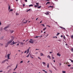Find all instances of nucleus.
<instances>
[{
  "mask_svg": "<svg viewBox=\"0 0 73 73\" xmlns=\"http://www.w3.org/2000/svg\"><path fill=\"white\" fill-rule=\"evenodd\" d=\"M45 14L46 15H49V12H47V13H46Z\"/></svg>",
  "mask_w": 73,
  "mask_h": 73,
  "instance_id": "f3484780",
  "label": "nucleus"
},
{
  "mask_svg": "<svg viewBox=\"0 0 73 73\" xmlns=\"http://www.w3.org/2000/svg\"><path fill=\"white\" fill-rule=\"evenodd\" d=\"M1 46H3V44L1 43Z\"/></svg>",
  "mask_w": 73,
  "mask_h": 73,
  "instance_id": "de8ad7c7",
  "label": "nucleus"
},
{
  "mask_svg": "<svg viewBox=\"0 0 73 73\" xmlns=\"http://www.w3.org/2000/svg\"><path fill=\"white\" fill-rule=\"evenodd\" d=\"M37 19H38V18H37L36 19V20H37Z\"/></svg>",
  "mask_w": 73,
  "mask_h": 73,
  "instance_id": "69168bd1",
  "label": "nucleus"
},
{
  "mask_svg": "<svg viewBox=\"0 0 73 73\" xmlns=\"http://www.w3.org/2000/svg\"><path fill=\"white\" fill-rule=\"evenodd\" d=\"M27 50H26V51H25L24 52L25 53H27Z\"/></svg>",
  "mask_w": 73,
  "mask_h": 73,
  "instance_id": "09e8293b",
  "label": "nucleus"
},
{
  "mask_svg": "<svg viewBox=\"0 0 73 73\" xmlns=\"http://www.w3.org/2000/svg\"><path fill=\"white\" fill-rule=\"evenodd\" d=\"M20 44H21V45H23V44H24V42H21Z\"/></svg>",
  "mask_w": 73,
  "mask_h": 73,
  "instance_id": "b1692460",
  "label": "nucleus"
},
{
  "mask_svg": "<svg viewBox=\"0 0 73 73\" xmlns=\"http://www.w3.org/2000/svg\"><path fill=\"white\" fill-rule=\"evenodd\" d=\"M36 5H38V4H39L38 3H36Z\"/></svg>",
  "mask_w": 73,
  "mask_h": 73,
  "instance_id": "4c0bfd02",
  "label": "nucleus"
},
{
  "mask_svg": "<svg viewBox=\"0 0 73 73\" xmlns=\"http://www.w3.org/2000/svg\"><path fill=\"white\" fill-rule=\"evenodd\" d=\"M13 11V9H11L10 10H9V12H12V11Z\"/></svg>",
  "mask_w": 73,
  "mask_h": 73,
  "instance_id": "dca6fc26",
  "label": "nucleus"
},
{
  "mask_svg": "<svg viewBox=\"0 0 73 73\" xmlns=\"http://www.w3.org/2000/svg\"><path fill=\"white\" fill-rule=\"evenodd\" d=\"M10 33H13V30H11L10 31Z\"/></svg>",
  "mask_w": 73,
  "mask_h": 73,
  "instance_id": "aec40b11",
  "label": "nucleus"
},
{
  "mask_svg": "<svg viewBox=\"0 0 73 73\" xmlns=\"http://www.w3.org/2000/svg\"><path fill=\"white\" fill-rule=\"evenodd\" d=\"M38 58H39V59H40V60H41V59L39 57H38Z\"/></svg>",
  "mask_w": 73,
  "mask_h": 73,
  "instance_id": "a19ab883",
  "label": "nucleus"
},
{
  "mask_svg": "<svg viewBox=\"0 0 73 73\" xmlns=\"http://www.w3.org/2000/svg\"><path fill=\"white\" fill-rule=\"evenodd\" d=\"M25 0V2H27V0Z\"/></svg>",
  "mask_w": 73,
  "mask_h": 73,
  "instance_id": "49530a36",
  "label": "nucleus"
},
{
  "mask_svg": "<svg viewBox=\"0 0 73 73\" xmlns=\"http://www.w3.org/2000/svg\"><path fill=\"white\" fill-rule=\"evenodd\" d=\"M42 25L43 27H45V25H44V24H42Z\"/></svg>",
  "mask_w": 73,
  "mask_h": 73,
  "instance_id": "79ce46f5",
  "label": "nucleus"
},
{
  "mask_svg": "<svg viewBox=\"0 0 73 73\" xmlns=\"http://www.w3.org/2000/svg\"><path fill=\"white\" fill-rule=\"evenodd\" d=\"M57 56H58L59 57H60L61 56V54L59 53H57Z\"/></svg>",
  "mask_w": 73,
  "mask_h": 73,
  "instance_id": "1a4fd4ad",
  "label": "nucleus"
},
{
  "mask_svg": "<svg viewBox=\"0 0 73 73\" xmlns=\"http://www.w3.org/2000/svg\"><path fill=\"white\" fill-rule=\"evenodd\" d=\"M30 57H31V58H33V57L31 56H30Z\"/></svg>",
  "mask_w": 73,
  "mask_h": 73,
  "instance_id": "5fc2aeb1",
  "label": "nucleus"
},
{
  "mask_svg": "<svg viewBox=\"0 0 73 73\" xmlns=\"http://www.w3.org/2000/svg\"><path fill=\"white\" fill-rule=\"evenodd\" d=\"M30 54H29L27 56H26L27 57H29V56Z\"/></svg>",
  "mask_w": 73,
  "mask_h": 73,
  "instance_id": "2f4dec72",
  "label": "nucleus"
},
{
  "mask_svg": "<svg viewBox=\"0 0 73 73\" xmlns=\"http://www.w3.org/2000/svg\"><path fill=\"white\" fill-rule=\"evenodd\" d=\"M23 61H22L20 63H23Z\"/></svg>",
  "mask_w": 73,
  "mask_h": 73,
  "instance_id": "c03bdc74",
  "label": "nucleus"
},
{
  "mask_svg": "<svg viewBox=\"0 0 73 73\" xmlns=\"http://www.w3.org/2000/svg\"><path fill=\"white\" fill-rule=\"evenodd\" d=\"M47 27H50V26H49V25H47Z\"/></svg>",
  "mask_w": 73,
  "mask_h": 73,
  "instance_id": "6e6d98bb",
  "label": "nucleus"
},
{
  "mask_svg": "<svg viewBox=\"0 0 73 73\" xmlns=\"http://www.w3.org/2000/svg\"><path fill=\"white\" fill-rule=\"evenodd\" d=\"M36 50H39V49H36Z\"/></svg>",
  "mask_w": 73,
  "mask_h": 73,
  "instance_id": "338daca9",
  "label": "nucleus"
},
{
  "mask_svg": "<svg viewBox=\"0 0 73 73\" xmlns=\"http://www.w3.org/2000/svg\"><path fill=\"white\" fill-rule=\"evenodd\" d=\"M12 41H13V40H10L8 42V44H11V43Z\"/></svg>",
  "mask_w": 73,
  "mask_h": 73,
  "instance_id": "20e7f679",
  "label": "nucleus"
},
{
  "mask_svg": "<svg viewBox=\"0 0 73 73\" xmlns=\"http://www.w3.org/2000/svg\"><path fill=\"white\" fill-rule=\"evenodd\" d=\"M70 60L71 62H73V60H72L71 59Z\"/></svg>",
  "mask_w": 73,
  "mask_h": 73,
  "instance_id": "ea45409f",
  "label": "nucleus"
},
{
  "mask_svg": "<svg viewBox=\"0 0 73 73\" xmlns=\"http://www.w3.org/2000/svg\"><path fill=\"white\" fill-rule=\"evenodd\" d=\"M2 72H3V71L2 70H1V71H0V73H1Z\"/></svg>",
  "mask_w": 73,
  "mask_h": 73,
  "instance_id": "a18cd8bd",
  "label": "nucleus"
},
{
  "mask_svg": "<svg viewBox=\"0 0 73 73\" xmlns=\"http://www.w3.org/2000/svg\"><path fill=\"white\" fill-rule=\"evenodd\" d=\"M53 61L54 62H56V61L55 60H54Z\"/></svg>",
  "mask_w": 73,
  "mask_h": 73,
  "instance_id": "052dcab7",
  "label": "nucleus"
},
{
  "mask_svg": "<svg viewBox=\"0 0 73 73\" xmlns=\"http://www.w3.org/2000/svg\"><path fill=\"white\" fill-rule=\"evenodd\" d=\"M52 60H53V59H54V57H53V55H52Z\"/></svg>",
  "mask_w": 73,
  "mask_h": 73,
  "instance_id": "4be33fe9",
  "label": "nucleus"
},
{
  "mask_svg": "<svg viewBox=\"0 0 73 73\" xmlns=\"http://www.w3.org/2000/svg\"><path fill=\"white\" fill-rule=\"evenodd\" d=\"M46 28L45 27L43 31H45V30H46Z\"/></svg>",
  "mask_w": 73,
  "mask_h": 73,
  "instance_id": "473e14b6",
  "label": "nucleus"
},
{
  "mask_svg": "<svg viewBox=\"0 0 73 73\" xmlns=\"http://www.w3.org/2000/svg\"><path fill=\"white\" fill-rule=\"evenodd\" d=\"M29 49H27V53H29Z\"/></svg>",
  "mask_w": 73,
  "mask_h": 73,
  "instance_id": "a211bd4d",
  "label": "nucleus"
},
{
  "mask_svg": "<svg viewBox=\"0 0 73 73\" xmlns=\"http://www.w3.org/2000/svg\"><path fill=\"white\" fill-rule=\"evenodd\" d=\"M60 66H61V63H60Z\"/></svg>",
  "mask_w": 73,
  "mask_h": 73,
  "instance_id": "0e129e2a",
  "label": "nucleus"
},
{
  "mask_svg": "<svg viewBox=\"0 0 73 73\" xmlns=\"http://www.w3.org/2000/svg\"><path fill=\"white\" fill-rule=\"evenodd\" d=\"M23 23L24 24H26V23H27V21H27V20H25V21H25V22L24 21V20H23Z\"/></svg>",
  "mask_w": 73,
  "mask_h": 73,
  "instance_id": "4468645a",
  "label": "nucleus"
},
{
  "mask_svg": "<svg viewBox=\"0 0 73 73\" xmlns=\"http://www.w3.org/2000/svg\"><path fill=\"white\" fill-rule=\"evenodd\" d=\"M38 36H36V37H35V38H38Z\"/></svg>",
  "mask_w": 73,
  "mask_h": 73,
  "instance_id": "3c124183",
  "label": "nucleus"
},
{
  "mask_svg": "<svg viewBox=\"0 0 73 73\" xmlns=\"http://www.w3.org/2000/svg\"><path fill=\"white\" fill-rule=\"evenodd\" d=\"M3 38H4V36H2V37H1V40H3Z\"/></svg>",
  "mask_w": 73,
  "mask_h": 73,
  "instance_id": "6ab92c4d",
  "label": "nucleus"
},
{
  "mask_svg": "<svg viewBox=\"0 0 73 73\" xmlns=\"http://www.w3.org/2000/svg\"><path fill=\"white\" fill-rule=\"evenodd\" d=\"M47 57L49 59H50V60H51V57L49 55H48L47 56Z\"/></svg>",
  "mask_w": 73,
  "mask_h": 73,
  "instance_id": "423d86ee",
  "label": "nucleus"
},
{
  "mask_svg": "<svg viewBox=\"0 0 73 73\" xmlns=\"http://www.w3.org/2000/svg\"><path fill=\"white\" fill-rule=\"evenodd\" d=\"M52 53V52H50V53Z\"/></svg>",
  "mask_w": 73,
  "mask_h": 73,
  "instance_id": "774afa93",
  "label": "nucleus"
},
{
  "mask_svg": "<svg viewBox=\"0 0 73 73\" xmlns=\"http://www.w3.org/2000/svg\"><path fill=\"white\" fill-rule=\"evenodd\" d=\"M2 29H3V28L1 27V29H0L1 31H2Z\"/></svg>",
  "mask_w": 73,
  "mask_h": 73,
  "instance_id": "c9c22d12",
  "label": "nucleus"
},
{
  "mask_svg": "<svg viewBox=\"0 0 73 73\" xmlns=\"http://www.w3.org/2000/svg\"><path fill=\"white\" fill-rule=\"evenodd\" d=\"M61 37H63V35H62L61 36Z\"/></svg>",
  "mask_w": 73,
  "mask_h": 73,
  "instance_id": "603ef678",
  "label": "nucleus"
},
{
  "mask_svg": "<svg viewBox=\"0 0 73 73\" xmlns=\"http://www.w3.org/2000/svg\"><path fill=\"white\" fill-rule=\"evenodd\" d=\"M1 25V22H0V25Z\"/></svg>",
  "mask_w": 73,
  "mask_h": 73,
  "instance_id": "bf43d9fd",
  "label": "nucleus"
},
{
  "mask_svg": "<svg viewBox=\"0 0 73 73\" xmlns=\"http://www.w3.org/2000/svg\"><path fill=\"white\" fill-rule=\"evenodd\" d=\"M60 34V33H58L57 34V36H58V35H59Z\"/></svg>",
  "mask_w": 73,
  "mask_h": 73,
  "instance_id": "58836bf2",
  "label": "nucleus"
},
{
  "mask_svg": "<svg viewBox=\"0 0 73 73\" xmlns=\"http://www.w3.org/2000/svg\"><path fill=\"white\" fill-rule=\"evenodd\" d=\"M40 55L41 56H44V54H42V53H40Z\"/></svg>",
  "mask_w": 73,
  "mask_h": 73,
  "instance_id": "ddd939ff",
  "label": "nucleus"
},
{
  "mask_svg": "<svg viewBox=\"0 0 73 73\" xmlns=\"http://www.w3.org/2000/svg\"><path fill=\"white\" fill-rule=\"evenodd\" d=\"M41 6H40L39 7H38L37 8H41Z\"/></svg>",
  "mask_w": 73,
  "mask_h": 73,
  "instance_id": "cd10ccee",
  "label": "nucleus"
},
{
  "mask_svg": "<svg viewBox=\"0 0 73 73\" xmlns=\"http://www.w3.org/2000/svg\"><path fill=\"white\" fill-rule=\"evenodd\" d=\"M16 45H19V43L17 44Z\"/></svg>",
  "mask_w": 73,
  "mask_h": 73,
  "instance_id": "4d7b16f0",
  "label": "nucleus"
},
{
  "mask_svg": "<svg viewBox=\"0 0 73 73\" xmlns=\"http://www.w3.org/2000/svg\"><path fill=\"white\" fill-rule=\"evenodd\" d=\"M62 73H66V72L65 71H62Z\"/></svg>",
  "mask_w": 73,
  "mask_h": 73,
  "instance_id": "7c9ffc66",
  "label": "nucleus"
},
{
  "mask_svg": "<svg viewBox=\"0 0 73 73\" xmlns=\"http://www.w3.org/2000/svg\"><path fill=\"white\" fill-rule=\"evenodd\" d=\"M56 37L55 36H54L52 37L53 38H55Z\"/></svg>",
  "mask_w": 73,
  "mask_h": 73,
  "instance_id": "864d4df0",
  "label": "nucleus"
},
{
  "mask_svg": "<svg viewBox=\"0 0 73 73\" xmlns=\"http://www.w3.org/2000/svg\"><path fill=\"white\" fill-rule=\"evenodd\" d=\"M63 38L64 40H65V36H63Z\"/></svg>",
  "mask_w": 73,
  "mask_h": 73,
  "instance_id": "f704fd0d",
  "label": "nucleus"
},
{
  "mask_svg": "<svg viewBox=\"0 0 73 73\" xmlns=\"http://www.w3.org/2000/svg\"><path fill=\"white\" fill-rule=\"evenodd\" d=\"M7 58H8V59H9V54H7Z\"/></svg>",
  "mask_w": 73,
  "mask_h": 73,
  "instance_id": "f8f14e48",
  "label": "nucleus"
},
{
  "mask_svg": "<svg viewBox=\"0 0 73 73\" xmlns=\"http://www.w3.org/2000/svg\"><path fill=\"white\" fill-rule=\"evenodd\" d=\"M9 25H8L7 26L5 27L4 29H3L4 30H6L8 28H9Z\"/></svg>",
  "mask_w": 73,
  "mask_h": 73,
  "instance_id": "f03ea898",
  "label": "nucleus"
},
{
  "mask_svg": "<svg viewBox=\"0 0 73 73\" xmlns=\"http://www.w3.org/2000/svg\"><path fill=\"white\" fill-rule=\"evenodd\" d=\"M31 11L30 9H29L28 10H27V12H28V11Z\"/></svg>",
  "mask_w": 73,
  "mask_h": 73,
  "instance_id": "72a5a7b5",
  "label": "nucleus"
},
{
  "mask_svg": "<svg viewBox=\"0 0 73 73\" xmlns=\"http://www.w3.org/2000/svg\"><path fill=\"white\" fill-rule=\"evenodd\" d=\"M25 6V5L23 4V7H24Z\"/></svg>",
  "mask_w": 73,
  "mask_h": 73,
  "instance_id": "13d9d810",
  "label": "nucleus"
},
{
  "mask_svg": "<svg viewBox=\"0 0 73 73\" xmlns=\"http://www.w3.org/2000/svg\"><path fill=\"white\" fill-rule=\"evenodd\" d=\"M71 66V65L70 64L68 65V66Z\"/></svg>",
  "mask_w": 73,
  "mask_h": 73,
  "instance_id": "37998d69",
  "label": "nucleus"
},
{
  "mask_svg": "<svg viewBox=\"0 0 73 73\" xmlns=\"http://www.w3.org/2000/svg\"><path fill=\"white\" fill-rule=\"evenodd\" d=\"M11 9V7L10 5H8V11H9L10 10V9Z\"/></svg>",
  "mask_w": 73,
  "mask_h": 73,
  "instance_id": "9b49d317",
  "label": "nucleus"
},
{
  "mask_svg": "<svg viewBox=\"0 0 73 73\" xmlns=\"http://www.w3.org/2000/svg\"><path fill=\"white\" fill-rule=\"evenodd\" d=\"M9 44H8V43H6L5 45V47H7V46H8Z\"/></svg>",
  "mask_w": 73,
  "mask_h": 73,
  "instance_id": "9d476101",
  "label": "nucleus"
},
{
  "mask_svg": "<svg viewBox=\"0 0 73 73\" xmlns=\"http://www.w3.org/2000/svg\"><path fill=\"white\" fill-rule=\"evenodd\" d=\"M29 7H33V5H29Z\"/></svg>",
  "mask_w": 73,
  "mask_h": 73,
  "instance_id": "bb28decb",
  "label": "nucleus"
},
{
  "mask_svg": "<svg viewBox=\"0 0 73 73\" xmlns=\"http://www.w3.org/2000/svg\"><path fill=\"white\" fill-rule=\"evenodd\" d=\"M49 71L50 73H52V71L51 70H49Z\"/></svg>",
  "mask_w": 73,
  "mask_h": 73,
  "instance_id": "c85d7f7f",
  "label": "nucleus"
},
{
  "mask_svg": "<svg viewBox=\"0 0 73 73\" xmlns=\"http://www.w3.org/2000/svg\"><path fill=\"white\" fill-rule=\"evenodd\" d=\"M53 6H49V7H48V8H50H50H53Z\"/></svg>",
  "mask_w": 73,
  "mask_h": 73,
  "instance_id": "393cba45",
  "label": "nucleus"
},
{
  "mask_svg": "<svg viewBox=\"0 0 73 73\" xmlns=\"http://www.w3.org/2000/svg\"><path fill=\"white\" fill-rule=\"evenodd\" d=\"M59 27L60 28H61L62 29H64V30H65V28L62 27Z\"/></svg>",
  "mask_w": 73,
  "mask_h": 73,
  "instance_id": "6e6552de",
  "label": "nucleus"
},
{
  "mask_svg": "<svg viewBox=\"0 0 73 73\" xmlns=\"http://www.w3.org/2000/svg\"><path fill=\"white\" fill-rule=\"evenodd\" d=\"M48 4H50V2H47L46 3V5H47Z\"/></svg>",
  "mask_w": 73,
  "mask_h": 73,
  "instance_id": "a878e982",
  "label": "nucleus"
},
{
  "mask_svg": "<svg viewBox=\"0 0 73 73\" xmlns=\"http://www.w3.org/2000/svg\"><path fill=\"white\" fill-rule=\"evenodd\" d=\"M8 61V60L7 59H5L3 60L1 62V64H3L4 63H5L6 61Z\"/></svg>",
  "mask_w": 73,
  "mask_h": 73,
  "instance_id": "f257e3e1",
  "label": "nucleus"
},
{
  "mask_svg": "<svg viewBox=\"0 0 73 73\" xmlns=\"http://www.w3.org/2000/svg\"><path fill=\"white\" fill-rule=\"evenodd\" d=\"M42 64H44V66H46V63H45V62H43Z\"/></svg>",
  "mask_w": 73,
  "mask_h": 73,
  "instance_id": "0eeeda50",
  "label": "nucleus"
},
{
  "mask_svg": "<svg viewBox=\"0 0 73 73\" xmlns=\"http://www.w3.org/2000/svg\"><path fill=\"white\" fill-rule=\"evenodd\" d=\"M34 7H37V5H35L34 6Z\"/></svg>",
  "mask_w": 73,
  "mask_h": 73,
  "instance_id": "8fccbe9b",
  "label": "nucleus"
},
{
  "mask_svg": "<svg viewBox=\"0 0 73 73\" xmlns=\"http://www.w3.org/2000/svg\"><path fill=\"white\" fill-rule=\"evenodd\" d=\"M17 66H18V64H17L16 66V68H15V69L16 68H17Z\"/></svg>",
  "mask_w": 73,
  "mask_h": 73,
  "instance_id": "e433bc0d",
  "label": "nucleus"
},
{
  "mask_svg": "<svg viewBox=\"0 0 73 73\" xmlns=\"http://www.w3.org/2000/svg\"><path fill=\"white\" fill-rule=\"evenodd\" d=\"M16 16H19V14L17 13H16Z\"/></svg>",
  "mask_w": 73,
  "mask_h": 73,
  "instance_id": "5701e85b",
  "label": "nucleus"
},
{
  "mask_svg": "<svg viewBox=\"0 0 73 73\" xmlns=\"http://www.w3.org/2000/svg\"><path fill=\"white\" fill-rule=\"evenodd\" d=\"M47 68H49V63H48L47 66Z\"/></svg>",
  "mask_w": 73,
  "mask_h": 73,
  "instance_id": "412c9836",
  "label": "nucleus"
},
{
  "mask_svg": "<svg viewBox=\"0 0 73 73\" xmlns=\"http://www.w3.org/2000/svg\"><path fill=\"white\" fill-rule=\"evenodd\" d=\"M42 37V35L40 36V37Z\"/></svg>",
  "mask_w": 73,
  "mask_h": 73,
  "instance_id": "e2e57ef3",
  "label": "nucleus"
},
{
  "mask_svg": "<svg viewBox=\"0 0 73 73\" xmlns=\"http://www.w3.org/2000/svg\"><path fill=\"white\" fill-rule=\"evenodd\" d=\"M17 43V42H15V41H13L12 43L11 44V45H14V44H16Z\"/></svg>",
  "mask_w": 73,
  "mask_h": 73,
  "instance_id": "7ed1b4c3",
  "label": "nucleus"
},
{
  "mask_svg": "<svg viewBox=\"0 0 73 73\" xmlns=\"http://www.w3.org/2000/svg\"><path fill=\"white\" fill-rule=\"evenodd\" d=\"M30 43H31L32 44H33V41H32V39H31L30 40V41H29Z\"/></svg>",
  "mask_w": 73,
  "mask_h": 73,
  "instance_id": "39448f33",
  "label": "nucleus"
},
{
  "mask_svg": "<svg viewBox=\"0 0 73 73\" xmlns=\"http://www.w3.org/2000/svg\"><path fill=\"white\" fill-rule=\"evenodd\" d=\"M71 51H72L73 52V48H72L71 50Z\"/></svg>",
  "mask_w": 73,
  "mask_h": 73,
  "instance_id": "c756f323",
  "label": "nucleus"
},
{
  "mask_svg": "<svg viewBox=\"0 0 73 73\" xmlns=\"http://www.w3.org/2000/svg\"><path fill=\"white\" fill-rule=\"evenodd\" d=\"M28 40H27L25 41V42H27V41H28Z\"/></svg>",
  "mask_w": 73,
  "mask_h": 73,
  "instance_id": "680f3d73",
  "label": "nucleus"
},
{
  "mask_svg": "<svg viewBox=\"0 0 73 73\" xmlns=\"http://www.w3.org/2000/svg\"><path fill=\"white\" fill-rule=\"evenodd\" d=\"M42 71H43V72H44L45 73H47V71H46L45 70H42Z\"/></svg>",
  "mask_w": 73,
  "mask_h": 73,
  "instance_id": "2eb2a0df",
  "label": "nucleus"
}]
</instances>
